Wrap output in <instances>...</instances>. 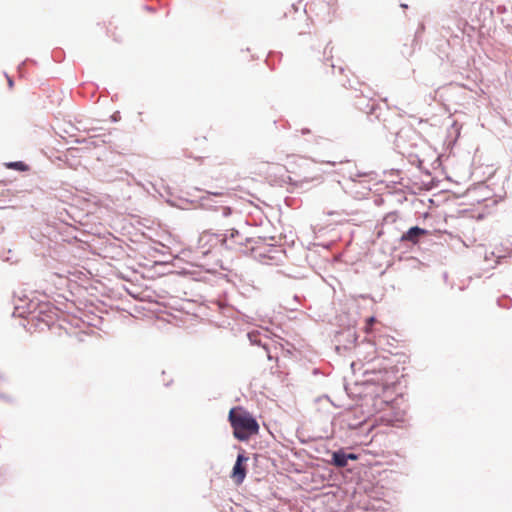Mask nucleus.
Instances as JSON below:
<instances>
[{
    "label": "nucleus",
    "instance_id": "nucleus-1",
    "mask_svg": "<svg viewBox=\"0 0 512 512\" xmlns=\"http://www.w3.org/2000/svg\"><path fill=\"white\" fill-rule=\"evenodd\" d=\"M228 420L233 428V436L239 441H248L259 433V424L251 413L242 407L230 409Z\"/></svg>",
    "mask_w": 512,
    "mask_h": 512
},
{
    "label": "nucleus",
    "instance_id": "nucleus-2",
    "mask_svg": "<svg viewBox=\"0 0 512 512\" xmlns=\"http://www.w3.org/2000/svg\"><path fill=\"white\" fill-rule=\"evenodd\" d=\"M227 237H220L214 233L209 231H204L198 240L199 248L202 250V253H208L212 248L218 245L219 242L222 244L226 243Z\"/></svg>",
    "mask_w": 512,
    "mask_h": 512
},
{
    "label": "nucleus",
    "instance_id": "nucleus-3",
    "mask_svg": "<svg viewBox=\"0 0 512 512\" xmlns=\"http://www.w3.org/2000/svg\"><path fill=\"white\" fill-rule=\"evenodd\" d=\"M247 461H248V457L245 456L243 453H241L237 456L235 465H234V467L232 469V473H231V478L236 485L242 484L246 477Z\"/></svg>",
    "mask_w": 512,
    "mask_h": 512
},
{
    "label": "nucleus",
    "instance_id": "nucleus-4",
    "mask_svg": "<svg viewBox=\"0 0 512 512\" xmlns=\"http://www.w3.org/2000/svg\"><path fill=\"white\" fill-rule=\"evenodd\" d=\"M427 233V230L420 228L418 226L411 227L406 233L402 235L401 241H408L413 244H416L418 243L419 238L421 236L426 235Z\"/></svg>",
    "mask_w": 512,
    "mask_h": 512
},
{
    "label": "nucleus",
    "instance_id": "nucleus-5",
    "mask_svg": "<svg viewBox=\"0 0 512 512\" xmlns=\"http://www.w3.org/2000/svg\"><path fill=\"white\" fill-rule=\"evenodd\" d=\"M356 459V457L353 454L346 455L344 453L335 452L333 454V463L337 467H345L348 463V459Z\"/></svg>",
    "mask_w": 512,
    "mask_h": 512
},
{
    "label": "nucleus",
    "instance_id": "nucleus-6",
    "mask_svg": "<svg viewBox=\"0 0 512 512\" xmlns=\"http://www.w3.org/2000/svg\"><path fill=\"white\" fill-rule=\"evenodd\" d=\"M377 322L376 318L375 317H369L366 319V322H365V326L363 328V331L366 333V334H370L373 330V325Z\"/></svg>",
    "mask_w": 512,
    "mask_h": 512
},
{
    "label": "nucleus",
    "instance_id": "nucleus-7",
    "mask_svg": "<svg viewBox=\"0 0 512 512\" xmlns=\"http://www.w3.org/2000/svg\"><path fill=\"white\" fill-rule=\"evenodd\" d=\"M6 167L10 168V169H16V170H19V171H26L27 170V165L24 164L23 162H20V161L19 162L7 163Z\"/></svg>",
    "mask_w": 512,
    "mask_h": 512
},
{
    "label": "nucleus",
    "instance_id": "nucleus-8",
    "mask_svg": "<svg viewBox=\"0 0 512 512\" xmlns=\"http://www.w3.org/2000/svg\"><path fill=\"white\" fill-rule=\"evenodd\" d=\"M248 338L252 343H260V341L257 340V335L254 332L248 333Z\"/></svg>",
    "mask_w": 512,
    "mask_h": 512
},
{
    "label": "nucleus",
    "instance_id": "nucleus-9",
    "mask_svg": "<svg viewBox=\"0 0 512 512\" xmlns=\"http://www.w3.org/2000/svg\"><path fill=\"white\" fill-rule=\"evenodd\" d=\"M236 235H238V231H237V230H235V229H232V230H231V233H230V237H231V238H233V237H235Z\"/></svg>",
    "mask_w": 512,
    "mask_h": 512
}]
</instances>
